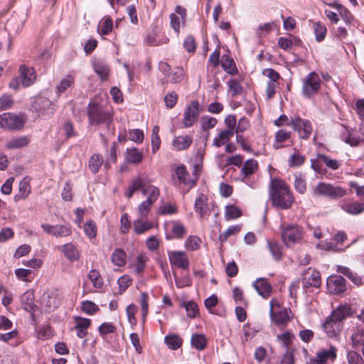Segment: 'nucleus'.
Listing matches in <instances>:
<instances>
[{
    "label": "nucleus",
    "mask_w": 364,
    "mask_h": 364,
    "mask_svg": "<svg viewBox=\"0 0 364 364\" xmlns=\"http://www.w3.org/2000/svg\"><path fill=\"white\" fill-rule=\"evenodd\" d=\"M269 198L272 205L282 210L289 209L294 201L293 193L285 181L279 178L271 179Z\"/></svg>",
    "instance_id": "1"
},
{
    "label": "nucleus",
    "mask_w": 364,
    "mask_h": 364,
    "mask_svg": "<svg viewBox=\"0 0 364 364\" xmlns=\"http://www.w3.org/2000/svg\"><path fill=\"white\" fill-rule=\"evenodd\" d=\"M350 308L341 306L333 311L323 324V329L328 337L336 338L343 328V321L350 315Z\"/></svg>",
    "instance_id": "2"
},
{
    "label": "nucleus",
    "mask_w": 364,
    "mask_h": 364,
    "mask_svg": "<svg viewBox=\"0 0 364 364\" xmlns=\"http://www.w3.org/2000/svg\"><path fill=\"white\" fill-rule=\"evenodd\" d=\"M89 124L91 126L104 124L109 129L112 122V116L109 112L105 110L100 105L90 103L87 109Z\"/></svg>",
    "instance_id": "3"
},
{
    "label": "nucleus",
    "mask_w": 364,
    "mask_h": 364,
    "mask_svg": "<svg viewBox=\"0 0 364 364\" xmlns=\"http://www.w3.org/2000/svg\"><path fill=\"white\" fill-rule=\"evenodd\" d=\"M313 194L316 196H323L336 199L346 196L347 191L340 186H333L328 183L319 182L314 188Z\"/></svg>",
    "instance_id": "4"
},
{
    "label": "nucleus",
    "mask_w": 364,
    "mask_h": 364,
    "mask_svg": "<svg viewBox=\"0 0 364 364\" xmlns=\"http://www.w3.org/2000/svg\"><path fill=\"white\" fill-rule=\"evenodd\" d=\"M148 191L149 192H147L146 190L143 191V195L147 196V198L137 208L138 216L142 218H147L153 204L158 200L160 196V191L158 187H151Z\"/></svg>",
    "instance_id": "5"
},
{
    "label": "nucleus",
    "mask_w": 364,
    "mask_h": 364,
    "mask_svg": "<svg viewBox=\"0 0 364 364\" xmlns=\"http://www.w3.org/2000/svg\"><path fill=\"white\" fill-rule=\"evenodd\" d=\"M303 237L302 228L297 225H288L282 228V238L287 247H293Z\"/></svg>",
    "instance_id": "6"
},
{
    "label": "nucleus",
    "mask_w": 364,
    "mask_h": 364,
    "mask_svg": "<svg viewBox=\"0 0 364 364\" xmlns=\"http://www.w3.org/2000/svg\"><path fill=\"white\" fill-rule=\"evenodd\" d=\"M321 87V79L317 73L311 72L302 81V95L311 98L318 92Z\"/></svg>",
    "instance_id": "7"
},
{
    "label": "nucleus",
    "mask_w": 364,
    "mask_h": 364,
    "mask_svg": "<svg viewBox=\"0 0 364 364\" xmlns=\"http://www.w3.org/2000/svg\"><path fill=\"white\" fill-rule=\"evenodd\" d=\"M287 125L291 126L302 139H308L312 132L313 128L309 120L302 119L299 115H294L291 118Z\"/></svg>",
    "instance_id": "8"
},
{
    "label": "nucleus",
    "mask_w": 364,
    "mask_h": 364,
    "mask_svg": "<svg viewBox=\"0 0 364 364\" xmlns=\"http://www.w3.org/2000/svg\"><path fill=\"white\" fill-rule=\"evenodd\" d=\"M23 120L15 114L5 112L0 114V127L9 130L20 129L23 126Z\"/></svg>",
    "instance_id": "9"
},
{
    "label": "nucleus",
    "mask_w": 364,
    "mask_h": 364,
    "mask_svg": "<svg viewBox=\"0 0 364 364\" xmlns=\"http://www.w3.org/2000/svg\"><path fill=\"white\" fill-rule=\"evenodd\" d=\"M200 114V105L198 101H192L183 113V125L185 128L191 127L198 120Z\"/></svg>",
    "instance_id": "10"
},
{
    "label": "nucleus",
    "mask_w": 364,
    "mask_h": 364,
    "mask_svg": "<svg viewBox=\"0 0 364 364\" xmlns=\"http://www.w3.org/2000/svg\"><path fill=\"white\" fill-rule=\"evenodd\" d=\"M168 259L171 267L182 269H188L189 259L183 251L171 250L168 252Z\"/></svg>",
    "instance_id": "11"
},
{
    "label": "nucleus",
    "mask_w": 364,
    "mask_h": 364,
    "mask_svg": "<svg viewBox=\"0 0 364 364\" xmlns=\"http://www.w3.org/2000/svg\"><path fill=\"white\" fill-rule=\"evenodd\" d=\"M150 181L146 177L139 176L132 181L131 185L127 189L125 193V196L130 198L132 197L134 192L136 191L141 190V193L143 194V191L144 190L149 192L148 189L151 187H156L155 186L149 184Z\"/></svg>",
    "instance_id": "12"
},
{
    "label": "nucleus",
    "mask_w": 364,
    "mask_h": 364,
    "mask_svg": "<svg viewBox=\"0 0 364 364\" xmlns=\"http://www.w3.org/2000/svg\"><path fill=\"white\" fill-rule=\"evenodd\" d=\"M33 109L41 114H53L55 112V106L50 100L43 96L36 97L33 103Z\"/></svg>",
    "instance_id": "13"
},
{
    "label": "nucleus",
    "mask_w": 364,
    "mask_h": 364,
    "mask_svg": "<svg viewBox=\"0 0 364 364\" xmlns=\"http://www.w3.org/2000/svg\"><path fill=\"white\" fill-rule=\"evenodd\" d=\"M186 10L178 5L175 8V12L170 15V25L174 31L178 34L181 24L183 25L186 21Z\"/></svg>",
    "instance_id": "14"
},
{
    "label": "nucleus",
    "mask_w": 364,
    "mask_h": 364,
    "mask_svg": "<svg viewBox=\"0 0 364 364\" xmlns=\"http://www.w3.org/2000/svg\"><path fill=\"white\" fill-rule=\"evenodd\" d=\"M168 227L170 230L166 235L167 240L182 239L187 233L186 228L179 220L171 221Z\"/></svg>",
    "instance_id": "15"
},
{
    "label": "nucleus",
    "mask_w": 364,
    "mask_h": 364,
    "mask_svg": "<svg viewBox=\"0 0 364 364\" xmlns=\"http://www.w3.org/2000/svg\"><path fill=\"white\" fill-rule=\"evenodd\" d=\"M328 290L333 294H338L346 290V280L341 276H331L327 279Z\"/></svg>",
    "instance_id": "16"
},
{
    "label": "nucleus",
    "mask_w": 364,
    "mask_h": 364,
    "mask_svg": "<svg viewBox=\"0 0 364 364\" xmlns=\"http://www.w3.org/2000/svg\"><path fill=\"white\" fill-rule=\"evenodd\" d=\"M194 209L201 219L210 214V208L208 203V197L205 195L198 194L195 200Z\"/></svg>",
    "instance_id": "17"
},
{
    "label": "nucleus",
    "mask_w": 364,
    "mask_h": 364,
    "mask_svg": "<svg viewBox=\"0 0 364 364\" xmlns=\"http://www.w3.org/2000/svg\"><path fill=\"white\" fill-rule=\"evenodd\" d=\"M42 304L48 311L57 309L60 304V297L57 291L45 292L42 296Z\"/></svg>",
    "instance_id": "18"
},
{
    "label": "nucleus",
    "mask_w": 364,
    "mask_h": 364,
    "mask_svg": "<svg viewBox=\"0 0 364 364\" xmlns=\"http://www.w3.org/2000/svg\"><path fill=\"white\" fill-rule=\"evenodd\" d=\"M19 73L21 83L23 87H28L31 85L36 78V74L34 69L24 65H21L19 67Z\"/></svg>",
    "instance_id": "19"
},
{
    "label": "nucleus",
    "mask_w": 364,
    "mask_h": 364,
    "mask_svg": "<svg viewBox=\"0 0 364 364\" xmlns=\"http://www.w3.org/2000/svg\"><path fill=\"white\" fill-rule=\"evenodd\" d=\"M336 358V348L331 346L328 349H323L316 353V358L311 360V364H328V361H333Z\"/></svg>",
    "instance_id": "20"
},
{
    "label": "nucleus",
    "mask_w": 364,
    "mask_h": 364,
    "mask_svg": "<svg viewBox=\"0 0 364 364\" xmlns=\"http://www.w3.org/2000/svg\"><path fill=\"white\" fill-rule=\"evenodd\" d=\"M303 284L304 289L309 287H319L321 284V276L319 272L312 269L304 274Z\"/></svg>",
    "instance_id": "21"
},
{
    "label": "nucleus",
    "mask_w": 364,
    "mask_h": 364,
    "mask_svg": "<svg viewBox=\"0 0 364 364\" xmlns=\"http://www.w3.org/2000/svg\"><path fill=\"white\" fill-rule=\"evenodd\" d=\"M259 169L258 161L254 159H250L245 161L241 170L242 181L245 180L250 176L255 173Z\"/></svg>",
    "instance_id": "22"
},
{
    "label": "nucleus",
    "mask_w": 364,
    "mask_h": 364,
    "mask_svg": "<svg viewBox=\"0 0 364 364\" xmlns=\"http://www.w3.org/2000/svg\"><path fill=\"white\" fill-rule=\"evenodd\" d=\"M253 286L257 292L264 299L270 296L272 294V287L268 283L266 279L259 278L253 284Z\"/></svg>",
    "instance_id": "23"
},
{
    "label": "nucleus",
    "mask_w": 364,
    "mask_h": 364,
    "mask_svg": "<svg viewBox=\"0 0 364 364\" xmlns=\"http://www.w3.org/2000/svg\"><path fill=\"white\" fill-rule=\"evenodd\" d=\"M21 303L26 311H34L37 306L34 301L33 290L29 289L24 292L21 296Z\"/></svg>",
    "instance_id": "24"
},
{
    "label": "nucleus",
    "mask_w": 364,
    "mask_h": 364,
    "mask_svg": "<svg viewBox=\"0 0 364 364\" xmlns=\"http://www.w3.org/2000/svg\"><path fill=\"white\" fill-rule=\"evenodd\" d=\"M193 142V139L188 135L176 136L172 146L177 151L186 150L189 148Z\"/></svg>",
    "instance_id": "25"
},
{
    "label": "nucleus",
    "mask_w": 364,
    "mask_h": 364,
    "mask_svg": "<svg viewBox=\"0 0 364 364\" xmlns=\"http://www.w3.org/2000/svg\"><path fill=\"white\" fill-rule=\"evenodd\" d=\"M143 157V151L137 148L133 147L126 150L125 159L128 163L138 164L141 162Z\"/></svg>",
    "instance_id": "26"
},
{
    "label": "nucleus",
    "mask_w": 364,
    "mask_h": 364,
    "mask_svg": "<svg viewBox=\"0 0 364 364\" xmlns=\"http://www.w3.org/2000/svg\"><path fill=\"white\" fill-rule=\"evenodd\" d=\"M29 143V139L26 136H21L18 137H14L6 142L5 146L6 149L13 150L20 149L27 146Z\"/></svg>",
    "instance_id": "27"
},
{
    "label": "nucleus",
    "mask_w": 364,
    "mask_h": 364,
    "mask_svg": "<svg viewBox=\"0 0 364 364\" xmlns=\"http://www.w3.org/2000/svg\"><path fill=\"white\" fill-rule=\"evenodd\" d=\"M90 325V320L88 318L75 317V326L77 336L82 338L87 334V328Z\"/></svg>",
    "instance_id": "28"
},
{
    "label": "nucleus",
    "mask_w": 364,
    "mask_h": 364,
    "mask_svg": "<svg viewBox=\"0 0 364 364\" xmlns=\"http://www.w3.org/2000/svg\"><path fill=\"white\" fill-rule=\"evenodd\" d=\"M176 173L178 181L183 184L187 185L189 188L193 187L196 185V181L189 178L188 173L187 172L184 165L178 166L176 168Z\"/></svg>",
    "instance_id": "29"
},
{
    "label": "nucleus",
    "mask_w": 364,
    "mask_h": 364,
    "mask_svg": "<svg viewBox=\"0 0 364 364\" xmlns=\"http://www.w3.org/2000/svg\"><path fill=\"white\" fill-rule=\"evenodd\" d=\"M291 132L287 131L285 129L279 130L275 135V142L273 144V147L275 149H279L284 147V145H282V143L289 141L290 144H292V141H290L291 138Z\"/></svg>",
    "instance_id": "30"
},
{
    "label": "nucleus",
    "mask_w": 364,
    "mask_h": 364,
    "mask_svg": "<svg viewBox=\"0 0 364 364\" xmlns=\"http://www.w3.org/2000/svg\"><path fill=\"white\" fill-rule=\"evenodd\" d=\"M61 251L65 257L70 261H77L80 258V254L75 246L72 243H68L60 247Z\"/></svg>",
    "instance_id": "31"
},
{
    "label": "nucleus",
    "mask_w": 364,
    "mask_h": 364,
    "mask_svg": "<svg viewBox=\"0 0 364 364\" xmlns=\"http://www.w3.org/2000/svg\"><path fill=\"white\" fill-rule=\"evenodd\" d=\"M144 219L145 218L139 217L133 222L134 230L138 235L144 233L153 227L151 222Z\"/></svg>",
    "instance_id": "32"
},
{
    "label": "nucleus",
    "mask_w": 364,
    "mask_h": 364,
    "mask_svg": "<svg viewBox=\"0 0 364 364\" xmlns=\"http://www.w3.org/2000/svg\"><path fill=\"white\" fill-rule=\"evenodd\" d=\"M221 66L226 73L231 75H234L238 72L233 59L228 55L222 56Z\"/></svg>",
    "instance_id": "33"
},
{
    "label": "nucleus",
    "mask_w": 364,
    "mask_h": 364,
    "mask_svg": "<svg viewBox=\"0 0 364 364\" xmlns=\"http://www.w3.org/2000/svg\"><path fill=\"white\" fill-rule=\"evenodd\" d=\"M329 6L336 9L338 11L339 15L346 24H350L353 21V16L342 4L335 2L329 4Z\"/></svg>",
    "instance_id": "34"
},
{
    "label": "nucleus",
    "mask_w": 364,
    "mask_h": 364,
    "mask_svg": "<svg viewBox=\"0 0 364 364\" xmlns=\"http://www.w3.org/2000/svg\"><path fill=\"white\" fill-rule=\"evenodd\" d=\"M233 135L234 133L231 130L224 129L214 139L213 145L216 147H220L227 143Z\"/></svg>",
    "instance_id": "35"
},
{
    "label": "nucleus",
    "mask_w": 364,
    "mask_h": 364,
    "mask_svg": "<svg viewBox=\"0 0 364 364\" xmlns=\"http://www.w3.org/2000/svg\"><path fill=\"white\" fill-rule=\"evenodd\" d=\"M342 209L350 215H358L364 212V203L353 202L345 203L342 205Z\"/></svg>",
    "instance_id": "36"
},
{
    "label": "nucleus",
    "mask_w": 364,
    "mask_h": 364,
    "mask_svg": "<svg viewBox=\"0 0 364 364\" xmlns=\"http://www.w3.org/2000/svg\"><path fill=\"white\" fill-rule=\"evenodd\" d=\"M75 84V77L71 75L65 76L56 87V92L60 95L71 88Z\"/></svg>",
    "instance_id": "37"
},
{
    "label": "nucleus",
    "mask_w": 364,
    "mask_h": 364,
    "mask_svg": "<svg viewBox=\"0 0 364 364\" xmlns=\"http://www.w3.org/2000/svg\"><path fill=\"white\" fill-rule=\"evenodd\" d=\"M352 346L354 348L364 347V330L355 328L351 335Z\"/></svg>",
    "instance_id": "38"
},
{
    "label": "nucleus",
    "mask_w": 364,
    "mask_h": 364,
    "mask_svg": "<svg viewBox=\"0 0 364 364\" xmlns=\"http://www.w3.org/2000/svg\"><path fill=\"white\" fill-rule=\"evenodd\" d=\"M272 319L277 324H284L289 321L290 316L287 309H283L277 311H274L272 314H270Z\"/></svg>",
    "instance_id": "39"
},
{
    "label": "nucleus",
    "mask_w": 364,
    "mask_h": 364,
    "mask_svg": "<svg viewBox=\"0 0 364 364\" xmlns=\"http://www.w3.org/2000/svg\"><path fill=\"white\" fill-rule=\"evenodd\" d=\"M104 163L103 156L99 154L92 155L89 161V168L93 173L99 171Z\"/></svg>",
    "instance_id": "40"
},
{
    "label": "nucleus",
    "mask_w": 364,
    "mask_h": 364,
    "mask_svg": "<svg viewBox=\"0 0 364 364\" xmlns=\"http://www.w3.org/2000/svg\"><path fill=\"white\" fill-rule=\"evenodd\" d=\"M18 193L14 196V200L18 201L21 199H26L31 193L29 183L26 179L22 180L19 183Z\"/></svg>",
    "instance_id": "41"
},
{
    "label": "nucleus",
    "mask_w": 364,
    "mask_h": 364,
    "mask_svg": "<svg viewBox=\"0 0 364 364\" xmlns=\"http://www.w3.org/2000/svg\"><path fill=\"white\" fill-rule=\"evenodd\" d=\"M112 262L117 267H123L126 264V253L121 249H116L111 257Z\"/></svg>",
    "instance_id": "42"
},
{
    "label": "nucleus",
    "mask_w": 364,
    "mask_h": 364,
    "mask_svg": "<svg viewBox=\"0 0 364 364\" xmlns=\"http://www.w3.org/2000/svg\"><path fill=\"white\" fill-rule=\"evenodd\" d=\"M201 240L196 235L188 237L184 243V247L188 251H196L200 249Z\"/></svg>",
    "instance_id": "43"
},
{
    "label": "nucleus",
    "mask_w": 364,
    "mask_h": 364,
    "mask_svg": "<svg viewBox=\"0 0 364 364\" xmlns=\"http://www.w3.org/2000/svg\"><path fill=\"white\" fill-rule=\"evenodd\" d=\"M191 345L197 350H203L207 346L205 336L203 334H193L191 337Z\"/></svg>",
    "instance_id": "44"
},
{
    "label": "nucleus",
    "mask_w": 364,
    "mask_h": 364,
    "mask_svg": "<svg viewBox=\"0 0 364 364\" xmlns=\"http://www.w3.org/2000/svg\"><path fill=\"white\" fill-rule=\"evenodd\" d=\"M313 28L316 41L321 42L323 41L327 33L326 27L321 22L316 21L313 23Z\"/></svg>",
    "instance_id": "45"
},
{
    "label": "nucleus",
    "mask_w": 364,
    "mask_h": 364,
    "mask_svg": "<svg viewBox=\"0 0 364 364\" xmlns=\"http://www.w3.org/2000/svg\"><path fill=\"white\" fill-rule=\"evenodd\" d=\"M95 72L102 80H106L109 74V67L103 62L98 61L94 64Z\"/></svg>",
    "instance_id": "46"
},
{
    "label": "nucleus",
    "mask_w": 364,
    "mask_h": 364,
    "mask_svg": "<svg viewBox=\"0 0 364 364\" xmlns=\"http://www.w3.org/2000/svg\"><path fill=\"white\" fill-rule=\"evenodd\" d=\"M88 277L95 288L100 289L102 287L104 284L103 279L97 270H90L88 274Z\"/></svg>",
    "instance_id": "47"
},
{
    "label": "nucleus",
    "mask_w": 364,
    "mask_h": 364,
    "mask_svg": "<svg viewBox=\"0 0 364 364\" xmlns=\"http://www.w3.org/2000/svg\"><path fill=\"white\" fill-rule=\"evenodd\" d=\"M294 186L296 191L301 194L304 193L306 191V180L304 176L301 173H296L294 175Z\"/></svg>",
    "instance_id": "48"
},
{
    "label": "nucleus",
    "mask_w": 364,
    "mask_h": 364,
    "mask_svg": "<svg viewBox=\"0 0 364 364\" xmlns=\"http://www.w3.org/2000/svg\"><path fill=\"white\" fill-rule=\"evenodd\" d=\"M318 158L323 164H324L328 168L332 170H337L341 166V162L330 158L328 156L325 154H318Z\"/></svg>",
    "instance_id": "49"
},
{
    "label": "nucleus",
    "mask_w": 364,
    "mask_h": 364,
    "mask_svg": "<svg viewBox=\"0 0 364 364\" xmlns=\"http://www.w3.org/2000/svg\"><path fill=\"white\" fill-rule=\"evenodd\" d=\"M165 343L169 348L176 350L181 346L182 340L178 335H167L165 337Z\"/></svg>",
    "instance_id": "50"
},
{
    "label": "nucleus",
    "mask_w": 364,
    "mask_h": 364,
    "mask_svg": "<svg viewBox=\"0 0 364 364\" xmlns=\"http://www.w3.org/2000/svg\"><path fill=\"white\" fill-rule=\"evenodd\" d=\"M268 249L274 259L277 261L282 257V247L277 242L267 241Z\"/></svg>",
    "instance_id": "51"
},
{
    "label": "nucleus",
    "mask_w": 364,
    "mask_h": 364,
    "mask_svg": "<svg viewBox=\"0 0 364 364\" xmlns=\"http://www.w3.org/2000/svg\"><path fill=\"white\" fill-rule=\"evenodd\" d=\"M159 133V127L154 126L151 133V149L154 154L159 149L161 145V139Z\"/></svg>",
    "instance_id": "52"
},
{
    "label": "nucleus",
    "mask_w": 364,
    "mask_h": 364,
    "mask_svg": "<svg viewBox=\"0 0 364 364\" xmlns=\"http://www.w3.org/2000/svg\"><path fill=\"white\" fill-rule=\"evenodd\" d=\"M72 233L71 227L68 225H54L53 236L55 237H68Z\"/></svg>",
    "instance_id": "53"
},
{
    "label": "nucleus",
    "mask_w": 364,
    "mask_h": 364,
    "mask_svg": "<svg viewBox=\"0 0 364 364\" xmlns=\"http://www.w3.org/2000/svg\"><path fill=\"white\" fill-rule=\"evenodd\" d=\"M185 76V72L181 67H176L173 71H171L168 77L170 78V82L172 83H178L181 82Z\"/></svg>",
    "instance_id": "54"
},
{
    "label": "nucleus",
    "mask_w": 364,
    "mask_h": 364,
    "mask_svg": "<svg viewBox=\"0 0 364 364\" xmlns=\"http://www.w3.org/2000/svg\"><path fill=\"white\" fill-rule=\"evenodd\" d=\"M218 123V120L215 117H210L208 115L203 116L200 118V126L203 131L213 129L215 127Z\"/></svg>",
    "instance_id": "55"
},
{
    "label": "nucleus",
    "mask_w": 364,
    "mask_h": 364,
    "mask_svg": "<svg viewBox=\"0 0 364 364\" xmlns=\"http://www.w3.org/2000/svg\"><path fill=\"white\" fill-rule=\"evenodd\" d=\"M337 271L346 276L348 279H350L354 284H357L360 282V279L357 276V274L353 272L348 267L344 266H338Z\"/></svg>",
    "instance_id": "56"
},
{
    "label": "nucleus",
    "mask_w": 364,
    "mask_h": 364,
    "mask_svg": "<svg viewBox=\"0 0 364 364\" xmlns=\"http://www.w3.org/2000/svg\"><path fill=\"white\" fill-rule=\"evenodd\" d=\"M341 139L351 146H357L361 141L360 137L352 135L348 130L341 134Z\"/></svg>",
    "instance_id": "57"
},
{
    "label": "nucleus",
    "mask_w": 364,
    "mask_h": 364,
    "mask_svg": "<svg viewBox=\"0 0 364 364\" xmlns=\"http://www.w3.org/2000/svg\"><path fill=\"white\" fill-rule=\"evenodd\" d=\"M182 306L186 309L188 317L193 318L198 314V307L196 302L192 301L183 302Z\"/></svg>",
    "instance_id": "58"
},
{
    "label": "nucleus",
    "mask_w": 364,
    "mask_h": 364,
    "mask_svg": "<svg viewBox=\"0 0 364 364\" xmlns=\"http://www.w3.org/2000/svg\"><path fill=\"white\" fill-rule=\"evenodd\" d=\"M240 215L241 211L237 207L233 205L226 206L225 216L227 220L237 219Z\"/></svg>",
    "instance_id": "59"
},
{
    "label": "nucleus",
    "mask_w": 364,
    "mask_h": 364,
    "mask_svg": "<svg viewBox=\"0 0 364 364\" xmlns=\"http://www.w3.org/2000/svg\"><path fill=\"white\" fill-rule=\"evenodd\" d=\"M177 211V206L168 203L162 204L158 209V213L162 215L176 214Z\"/></svg>",
    "instance_id": "60"
},
{
    "label": "nucleus",
    "mask_w": 364,
    "mask_h": 364,
    "mask_svg": "<svg viewBox=\"0 0 364 364\" xmlns=\"http://www.w3.org/2000/svg\"><path fill=\"white\" fill-rule=\"evenodd\" d=\"M305 161V157L301 155L297 150L289 157L288 164L290 167L300 166Z\"/></svg>",
    "instance_id": "61"
},
{
    "label": "nucleus",
    "mask_w": 364,
    "mask_h": 364,
    "mask_svg": "<svg viewBox=\"0 0 364 364\" xmlns=\"http://www.w3.org/2000/svg\"><path fill=\"white\" fill-rule=\"evenodd\" d=\"M113 28L112 20L110 18H106L100 23L98 32L101 35H107Z\"/></svg>",
    "instance_id": "62"
},
{
    "label": "nucleus",
    "mask_w": 364,
    "mask_h": 364,
    "mask_svg": "<svg viewBox=\"0 0 364 364\" xmlns=\"http://www.w3.org/2000/svg\"><path fill=\"white\" fill-rule=\"evenodd\" d=\"M148 257L144 255H138L134 264V270L138 274H141L146 267Z\"/></svg>",
    "instance_id": "63"
},
{
    "label": "nucleus",
    "mask_w": 364,
    "mask_h": 364,
    "mask_svg": "<svg viewBox=\"0 0 364 364\" xmlns=\"http://www.w3.org/2000/svg\"><path fill=\"white\" fill-rule=\"evenodd\" d=\"M129 139L137 144H141L144 141V134L142 130L136 129L129 131Z\"/></svg>",
    "instance_id": "64"
}]
</instances>
